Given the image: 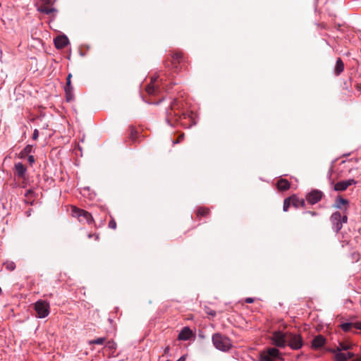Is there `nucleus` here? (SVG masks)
I'll return each instance as SVG.
<instances>
[{
    "mask_svg": "<svg viewBox=\"0 0 361 361\" xmlns=\"http://www.w3.org/2000/svg\"><path fill=\"white\" fill-rule=\"evenodd\" d=\"M192 335V332L189 327H184L178 334V339L180 341H188Z\"/></svg>",
    "mask_w": 361,
    "mask_h": 361,
    "instance_id": "dca6fc26",
    "label": "nucleus"
},
{
    "mask_svg": "<svg viewBox=\"0 0 361 361\" xmlns=\"http://www.w3.org/2000/svg\"><path fill=\"white\" fill-rule=\"evenodd\" d=\"M166 80V77L163 75L152 78L151 82L146 87V92L149 95L159 94L163 90L168 92L169 88Z\"/></svg>",
    "mask_w": 361,
    "mask_h": 361,
    "instance_id": "f03ea898",
    "label": "nucleus"
},
{
    "mask_svg": "<svg viewBox=\"0 0 361 361\" xmlns=\"http://www.w3.org/2000/svg\"><path fill=\"white\" fill-rule=\"evenodd\" d=\"M95 239L98 240L99 239V236L98 235H95Z\"/></svg>",
    "mask_w": 361,
    "mask_h": 361,
    "instance_id": "49530a36",
    "label": "nucleus"
},
{
    "mask_svg": "<svg viewBox=\"0 0 361 361\" xmlns=\"http://www.w3.org/2000/svg\"><path fill=\"white\" fill-rule=\"evenodd\" d=\"M276 185L279 190L284 191L289 189L290 183L286 179H280Z\"/></svg>",
    "mask_w": 361,
    "mask_h": 361,
    "instance_id": "4be33fe9",
    "label": "nucleus"
},
{
    "mask_svg": "<svg viewBox=\"0 0 361 361\" xmlns=\"http://www.w3.org/2000/svg\"><path fill=\"white\" fill-rule=\"evenodd\" d=\"M330 220L333 230L338 233L342 228L343 224L347 222L348 217L345 214L342 216L339 212H335L331 214Z\"/></svg>",
    "mask_w": 361,
    "mask_h": 361,
    "instance_id": "423d86ee",
    "label": "nucleus"
},
{
    "mask_svg": "<svg viewBox=\"0 0 361 361\" xmlns=\"http://www.w3.org/2000/svg\"><path fill=\"white\" fill-rule=\"evenodd\" d=\"M69 40L66 35H60L54 39V44L57 49H63L67 46Z\"/></svg>",
    "mask_w": 361,
    "mask_h": 361,
    "instance_id": "2eb2a0df",
    "label": "nucleus"
},
{
    "mask_svg": "<svg viewBox=\"0 0 361 361\" xmlns=\"http://www.w3.org/2000/svg\"><path fill=\"white\" fill-rule=\"evenodd\" d=\"M287 344L293 350H298L302 348L303 341L301 336L298 334L288 333Z\"/></svg>",
    "mask_w": 361,
    "mask_h": 361,
    "instance_id": "1a4fd4ad",
    "label": "nucleus"
},
{
    "mask_svg": "<svg viewBox=\"0 0 361 361\" xmlns=\"http://www.w3.org/2000/svg\"><path fill=\"white\" fill-rule=\"evenodd\" d=\"M212 343L216 349L221 351H227L232 347L231 340L227 336L219 333L212 336Z\"/></svg>",
    "mask_w": 361,
    "mask_h": 361,
    "instance_id": "7ed1b4c3",
    "label": "nucleus"
},
{
    "mask_svg": "<svg viewBox=\"0 0 361 361\" xmlns=\"http://www.w3.org/2000/svg\"><path fill=\"white\" fill-rule=\"evenodd\" d=\"M290 201H291V204L294 207H295V208L305 207V202L303 199H300L295 195H293V196L290 197Z\"/></svg>",
    "mask_w": 361,
    "mask_h": 361,
    "instance_id": "aec40b11",
    "label": "nucleus"
},
{
    "mask_svg": "<svg viewBox=\"0 0 361 361\" xmlns=\"http://www.w3.org/2000/svg\"><path fill=\"white\" fill-rule=\"evenodd\" d=\"M92 237V234H89V235H88V238H91Z\"/></svg>",
    "mask_w": 361,
    "mask_h": 361,
    "instance_id": "a18cd8bd",
    "label": "nucleus"
},
{
    "mask_svg": "<svg viewBox=\"0 0 361 361\" xmlns=\"http://www.w3.org/2000/svg\"><path fill=\"white\" fill-rule=\"evenodd\" d=\"M325 338L323 336L319 335L312 340V347L315 348H321L325 344Z\"/></svg>",
    "mask_w": 361,
    "mask_h": 361,
    "instance_id": "412c9836",
    "label": "nucleus"
},
{
    "mask_svg": "<svg viewBox=\"0 0 361 361\" xmlns=\"http://www.w3.org/2000/svg\"><path fill=\"white\" fill-rule=\"evenodd\" d=\"M209 213V209L207 208H200L197 211L198 216H207Z\"/></svg>",
    "mask_w": 361,
    "mask_h": 361,
    "instance_id": "7c9ffc66",
    "label": "nucleus"
},
{
    "mask_svg": "<svg viewBox=\"0 0 361 361\" xmlns=\"http://www.w3.org/2000/svg\"><path fill=\"white\" fill-rule=\"evenodd\" d=\"M6 268L9 271H13L16 268V264L13 262H6L4 263Z\"/></svg>",
    "mask_w": 361,
    "mask_h": 361,
    "instance_id": "c756f323",
    "label": "nucleus"
},
{
    "mask_svg": "<svg viewBox=\"0 0 361 361\" xmlns=\"http://www.w3.org/2000/svg\"><path fill=\"white\" fill-rule=\"evenodd\" d=\"M71 212L72 215L77 217L80 222H86L90 224L93 221L92 215L87 211L74 207L72 208Z\"/></svg>",
    "mask_w": 361,
    "mask_h": 361,
    "instance_id": "6e6552de",
    "label": "nucleus"
},
{
    "mask_svg": "<svg viewBox=\"0 0 361 361\" xmlns=\"http://www.w3.org/2000/svg\"><path fill=\"white\" fill-rule=\"evenodd\" d=\"M185 358L184 356L180 357L177 361H185Z\"/></svg>",
    "mask_w": 361,
    "mask_h": 361,
    "instance_id": "a19ab883",
    "label": "nucleus"
},
{
    "mask_svg": "<svg viewBox=\"0 0 361 361\" xmlns=\"http://www.w3.org/2000/svg\"><path fill=\"white\" fill-rule=\"evenodd\" d=\"M209 314L212 315V316H215L216 315V312L214 311H212V312H209Z\"/></svg>",
    "mask_w": 361,
    "mask_h": 361,
    "instance_id": "37998d69",
    "label": "nucleus"
},
{
    "mask_svg": "<svg viewBox=\"0 0 361 361\" xmlns=\"http://www.w3.org/2000/svg\"><path fill=\"white\" fill-rule=\"evenodd\" d=\"M37 11L47 15H52L56 12V10L53 7H50L49 5H40L38 6Z\"/></svg>",
    "mask_w": 361,
    "mask_h": 361,
    "instance_id": "6ab92c4d",
    "label": "nucleus"
},
{
    "mask_svg": "<svg viewBox=\"0 0 361 361\" xmlns=\"http://www.w3.org/2000/svg\"><path fill=\"white\" fill-rule=\"evenodd\" d=\"M109 227L112 229H115L116 228V223L114 219L109 221Z\"/></svg>",
    "mask_w": 361,
    "mask_h": 361,
    "instance_id": "473e14b6",
    "label": "nucleus"
},
{
    "mask_svg": "<svg viewBox=\"0 0 361 361\" xmlns=\"http://www.w3.org/2000/svg\"><path fill=\"white\" fill-rule=\"evenodd\" d=\"M183 104L178 99H174L171 103L170 107L166 111V121L170 126H174L176 123L180 122L185 128H190L195 125L196 122L192 118V113H183L180 109Z\"/></svg>",
    "mask_w": 361,
    "mask_h": 361,
    "instance_id": "f257e3e1",
    "label": "nucleus"
},
{
    "mask_svg": "<svg viewBox=\"0 0 361 361\" xmlns=\"http://www.w3.org/2000/svg\"><path fill=\"white\" fill-rule=\"evenodd\" d=\"M173 63H180L183 60V55L181 53H175L172 56Z\"/></svg>",
    "mask_w": 361,
    "mask_h": 361,
    "instance_id": "cd10ccee",
    "label": "nucleus"
},
{
    "mask_svg": "<svg viewBox=\"0 0 361 361\" xmlns=\"http://www.w3.org/2000/svg\"><path fill=\"white\" fill-rule=\"evenodd\" d=\"M288 334L281 331H274L271 336L272 343L279 348H284L287 345Z\"/></svg>",
    "mask_w": 361,
    "mask_h": 361,
    "instance_id": "0eeeda50",
    "label": "nucleus"
},
{
    "mask_svg": "<svg viewBox=\"0 0 361 361\" xmlns=\"http://www.w3.org/2000/svg\"><path fill=\"white\" fill-rule=\"evenodd\" d=\"M33 193H34L33 190L30 189L26 191L25 196L27 198H30L32 195Z\"/></svg>",
    "mask_w": 361,
    "mask_h": 361,
    "instance_id": "e433bc0d",
    "label": "nucleus"
},
{
    "mask_svg": "<svg viewBox=\"0 0 361 361\" xmlns=\"http://www.w3.org/2000/svg\"><path fill=\"white\" fill-rule=\"evenodd\" d=\"M14 169L17 176L20 178H23L27 171L26 167L21 162L16 164Z\"/></svg>",
    "mask_w": 361,
    "mask_h": 361,
    "instance_id": "a211bd4d",
    "label": "nucleus"
},
{
    "mask_svg": "<svg viewBox=\"0 0 361 361\" xmlns=\"http://www.w3.org/2000/svg\"><path fill=\"white\" fill-rule=\"evenodd\" d=\"M39 137V130L37 129H35L32 134V139L36 140Z\"/></svg>",
    "mask_w": 361,
    "mask_h": 361,
    "instance_id": "f704fd0d",
    "label": "nucleus"
},
{
    "mask_svg": "<svg viewBox=\"0 0 361 361\" xmlns=\"http://www.w3.org/2000/svg\"><path fill=\"white\" fill-rule=\"evenodd\" d=\"M353 344L349 342L339 341L338 346L334 350H340L341 351H346L352 349Z\"/></svg>",
    "mask_w": 361,
    "mask_h": 361,
    "instance_id": "5701e85b",
    "label": "nucleus"
},
{
    "mask_svg": "<svg viewBox=\"0 0 361 361\" xmlns=\"http://www.w3.org/2000/svg\"><path fill=\"white\" fill-rule=\"evenodd\" d=\"M116 343L114 341H108L105 344V348L109 350L110 353L113 355L116 349Z\"/></svg>",
    "mask_w": 361,
    "mask_h": 361,
    "instance_id": "a878e982",
    "label": "nucleus"
},
{
    "mask_svg": "<svg viewBox=\"0 0 361 361\" xmlns=\"http://www.w3.org/2000/svg\"><path fill=\"white\" fill-rule=\"evenodd\" d=\"M351 361H361V359L360 358H355V359H353V360Z\"/></svg>",
    "mask_w": 361,
    "mask_h": 361,
    "instance_id": "c03bdc74",
    "label": "nucleus"
},
{
    "mask_svg": "<svg viewBox=\"0 0 361 361\" xmlns=\"http://www.w3.org/2000/svg\"><path fill=\"white\" fill-rule=\"evenodd\" d=\"M42 3V5H51L53 4L54 0H40Z\"/></svg>",
    "mask_w": 361,
    "mask_h": 361,
    "instance_id": "c9c22d12",
    "label": "nucleus"
},
{
    "mask_svg": "<svg viewBox=\"0 0 361 361\" xmlns=\"http://www.w3.org/2000/svg\"><path fill=\"white\" fill-rule=\"evenodd\" d=\"M169 352V346H167V347L165 348V350H164V353H165V354H166V353H168Z\"/></svg>",
    "mask_w": 361,
    "mask_h": 361,
    "instance_id": "ea45409f",
    "label": "nucleus"
},
{
    "mask_svg": "<svg viewBox=\"0 0 361 361\" xmlns=\"http://www.w3.org/2000/svg\"><path fill=\"white\" fill-rule=\"evenodd\" d=\"M34 309L37 318L43 319L47 317L50 312L49 303L46 300H39L34 304Z\"/></svg>",
    "mask_w": 361,
    "mask_h": 361,
    "instance_id": "39448f33",
    "label": "nucleus"
},
{
    "mask_svg": "<svg viewBox=\"0 0 361 361\" xmlns=\"http://www.w3.org/2000/svg\"><path fill=\"white\" fill-rule=\"evenodd\" d=\"M105 341H106V338L100 337V338H98L97 339L90 340L88 341V344L89 345H94V344L102 345V344L104 343Z\"/></svg>",
    "mask_w": 361,
    "mask_h": 361,
    "instance_id": "bb28decb",
    "label": "nucleus"
},
{
    "mask_svg": "<svg viewBox=\"0 0 361 361\" xmlns=\"http://www.w3.org/2000/svg\"><path fill=\"white\" fill-rule=\"evenodd\" d=\"M136 133H137L133 129H132L131 133H130V138L132 140H134L135 138Z\"/></svg>",
    "mask_w": 361,
    "mask_h": 361,
    "instance_id": "4c0bfd02",
    "label": "nucleus"
},
{
    "mask_svg": "<svg viewBox=\"0 0 361 361\" xmlns=\"http://www.w3.org/2000/svg\"><path fill=\"white\" fill-rule=\"evenodd\" d=\"M72 75L69 73L66 78V85L64 87L66 98L67 102H71L73 99V87L71 85Z\"/></svg>",
    "mask_w": 361,
    "mask_h": 361,
    "instance_id": "f8f14e48",
    "label": "nucleus"
},
{
    "mask_svg": "<svg viewBox=\"0 0 361 361\" xmlns=\"http://www.w3.org/2000/svg\"><path fill=\"white\" fill-rule=\"evenodd\" d=\"M348 204V201L346 199H344L342 197L338 196L335 201V204H334V207L337 209H341L343 206H345Z\"/></svg>",
    "mask_w": 361,
    "mask_h": 361,
    "instance_id": "393cba45",
    "label": "nucleus"
},
{
    "mask_svg": "<svg viewBox=\"0 0 361 361\" xmlns=\"http://www.w3.org/2000/svg\"><path fill=\"white\" fill-rule=\"evenodd\" d=\"M309 214H310L312 216H316L317 213L315 212H308Z\"/></svg>",
    "mask_w": 361,
    "mask_h": 361,
    "instance_id": "79ce46f5",
    "label": "nucleus"
},
{
    "mask_svg": "<svg viewBox=\"0 0 361 361\" xmlns=\"http://www.w3.org/2000/svg\"><path fill=\"white\" fill-rule=\"evenodd\" d=\"M323 196V192L318 190H313L306 195V200L310 204H315L319 202Z\"/></svg>",
    "mask_w": 361,
    "mask_h": 361,
    "instance_id": "9b49d317",
    "label": "nucleus"
},
{
    "mask_svg": "<svg viewBox=\"0 0 361 361\" xmlns=\"http://www.w3.org/2000/svg\"><path fill=\"white\" fill-rule=\"evenodd\" d=\"M35 152L34 147L32 145H26L24 149L19 153L18 157L21 159H25L27 156Z\"/></svg>",
    "mask_w": 361,
    "mask_h": 361,
    "instance_id": "f3484780",
    "label": "nucleus"
},
{
    "mask_svg": "<svg viewBox=\"0 0 361 361\" xmlns=\"http://www.w3.org/2000/svg\"><path fill=\"white\" fill-rule=\"evenodd\" d=\"M260 361H283L279 350L276 348H269L259 354Z\"/></svg>",
    "mask_w": 361,
    "mask_h": 361,
    "instance_id": "20e7f679",
    "label": "nucleus"
},
{
    "mask_svg": "<svg viewBox=\"0 0 361 361\" xmlns=\"http://www.w3.org/2000/svg\"><path fill=\"white\" fill-rule=\"evenodd\" d=\"M357 181L354 179H348L341 180L334 185V189L335 191L342 192L345 190L349 186L355 185Z\"/></svg>",
    "mask_w": 361,
    "mask_h": 361,
    "instance_id": "ddd939ff",
    "label": "nucleus"
},
{
    "mask_svg": "<svg viewBox=\"0 0 361 361\" xmlns=\"http://www.w3.org/2000/svg\"><path fill=\"white\" fill-rule=\"evenodd\" d=\"M344 70V64L340 58H338L334 68V73L336 75H339Z\"/></svg>",
    "mask_w": 361,
    "mask_h": 361,
    "instance_id": "b1692460",
    "label": "nucleus"
},
{
    "mask_svg": "<svg viewBox=\"0 0 361 361\" xmlns=\"http://www.w3.org/2000/svg\"><path fill=\"white\" fill-rule=\"evenodd\" d=\"M331 352L334 354L335 361H347L355 357V354L351 352L344 353L340 350H332Z\"/></svg>",
    "mask_w": 361,
    "mask_h": 361,
    "instance_id": "9d476101",
    "label": "nucleus"
},
{
    "mask_svg": "<svg viewBox=\"0 0 361 361\" xmlns=\"http://www.w3.org/2000/svg\"><path fill=\"white\" fill-rule=\"evenodd\" d=\"M183 138H184V134H181L176 140L173 141V144L176 145V144L180 142L183 140Z\"/></svg>",
    "mask_w": 361,
    "mask_h": 361,
    "instance_id": "72a5a7b5",
    "label": "nucleus"
},
{
    "mask_svg": "<svg viewBox=\"0 0 361 361\" xmlns=\"http://www.w3.org/2000/svg\"><path fill=\"white\" fill-rule=\"evenodd\" d=\"M290 204H291L290 198L288 197V198L285 199L284 202H283V211L287 212L289 207L290 206Z\"/></svg>",
    "mask_w": 361,
    "mask_h": 361,
    "instance_id": "c85d7f7f",
    "label": "nucleus"
},
{
    "mask_svg": "<svg viewBox=\"0 0 361 361\" xmlns=\"http://www.w3.org/2000/svg\"><path fill=\"white\" fill-rule=\"evenodd\" d=\"M245 302L247 303H252L254 302V299L252 298H247L245 299Z\"/></svg>",
    "mask_w": 361,
    "mask_h": 361,
    "instance_id": "58836bf2",
    "label": "nucleus"
},
{
    "mask_svg": "<svg viewBox=\"0 0 361 361\" xmlns=\"http://www.w3.org/2000/svg\"><path fill=\"white\" fill-rule=\"evenodd\" d=\"M27 161L32 166L35 162V159L33 155L27 156Z\"/></svg>",
    "mask_w": 361,
    "mask_h": 361,
    "instance_id": "2f4dec72",
    "label": "nucleus"
},
{
    "mask_svg": "<svg viewBox=\"0 0 361 361\" xmlns=\"http://www.w3.org/2000/svg\"><path fill=\"white\" fill-rule=\"evenodd\" d=\"M341 329L344 332H350L353 331V329H360L361 330V323L359 322H343L340 325Z\"/></svg>",
    "mask_w": 361,
    "mask_h": 361,
    "instance_id": "4468645a",
    "label": "nucleus"
}]
</instances>
